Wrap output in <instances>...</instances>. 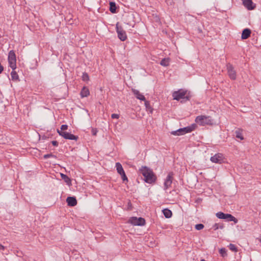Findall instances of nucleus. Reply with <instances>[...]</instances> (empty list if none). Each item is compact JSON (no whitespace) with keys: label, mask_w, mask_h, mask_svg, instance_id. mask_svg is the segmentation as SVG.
I'll return each mask as SVG.
<instances>
[{"label":"nucleus","mask_w":261,"mask_h":261,"mask_svg":"<svg viewBox=\"0 0 261 261\" xmlns=\"http://www.w3.org/2000/svg\"><path fill=\"white\" fill-rule=\"evenodd\" d=\"M140 171L144 176L146 182L152 184L155 181L156 176L150 169L146 167H142L140 169Z\"/></svg>","instance_id":"obj_1"},{"label":"nucleus","mask_w":261,"mask_h":261,"mask_svg":"<svg viewBox=\"0 0 261 261\" xmlns=\"http://www.w3.org/2000/svg\"><path fill=\"white\" fill-rule=\"evenodd\" d=\"M195 121L197 123L202 126L212 125L213 123V120L211 117L204 115L197 116L195 119Z\"/></svg>","instance_id":"obj_2"},{"label":"nucleus","mask_w":261,"mask_h":261,"mask_svg":"<svg viewBox=\"0 0 261 261\" xmlns=\"http://www.w3.org/2000/svg\"><path fill=\"white\" fill-rule=\"evenodd\" d=\"M196 127V124H193L190 126H188L187 127H185L184 128H179L177 129V130L172 131L171 133L173 135H177V136H180V135H183L184 134H186V133H190L194 130Z\"/></svg>","instance_id":"obj_3"},{"label":"nucleus","mask_w":261,"mask_h":261,"mask_svg":"<svg viewBox=\"0 0 261 261\" xmlns=\"http://www.w3.org/2000/svg\"><path fill=\"white\" fill-rule=\"evenodd\" d=\"M8 62L9 66L14 70L16 68V55L14 50H10L8 54Z\"/></svg>","instance_id":"obj_4"},{"label":"nucleus","mask_w":261,"mask_h":261,"mask_svg":"<svg viewBox=\"0 0 261 261\" xmlns=\"http://www.w3.org/2000/svg\"><path fill=\"white\" fill-rule=\"evenodd\" d=\"M216 216L219 219L227 220L228 221H233L234 223L238 222V220L229 214H224L220 212L216 214Z\"/></svg>","instance_id":"obj_5"},{"label":"nucleus","mask_w":261,"mask_h":261,"mask_svg":"<svg viewBox=\"0 0 261 261\" xmlns=\"http://www.w3.org/2000/svg\"><path fill=\"white\" fill-rule=\"evenodd\" d=\"M187 91L184 90H179L177 91H175L172 94V96L174 99L179 100L181 99L186 98L188 99V97L186 96Z\"/></svg>","instance_id":"obj_6"},{"label":"nucleus","mask_w":261,"mask_h":261,"mask_svg":"<svg viewBox=\"0 0 261 261\" xmlns=\"http://www.w3.org/2000/svg\"><path fill=\"white\" fill-rule=\"evenodd\" d=\"M128 222L134 225L143 226L145 224V221L144 218L141 217H132L129 219Z\"/></svg>","instance_id":"obj_7"},{"label":"nucleus","mask_w":261,"mask_h":261,"mask_svg":"<svg viewBox=\"0 0 261 261\" xmlns=\"http://www.w3.org/2000/svg\"><path fill=\"white\" fill-rule=\"evenodd\" d=\"M225 158L223 154L218 153L212 156L210 160L212 162L216 164H222L224 162Z\"/></svg>","instance_id":"obj_8"},{"label":"nucleus","mask_w":261,"mask_h":261,"mask_svg":"<svg viewBox=\"0 0 261 261\" xmlns=\"http://www.w3.org/2000/svg\"><path fill=\"white\" fill-rule=\"evenodd\" d=\"M173 175L174 174L172 172H170L168 173L164 183V187L165 190H167L171 187L173 179Z\"/></svg>","instance_id":"obj_9"},{"label":"nucleus","mask_w":261,"mask_h":261,"mask_svg":"<svg viewBox=\"0 0 261 261\" xmlns=\"http://www.w3.org/2000/svg\"><path fill=\"white\" fill-rule=\"evenodd\" d=\"M58 133L61 136L63 137L65 139L76 140L78 138L77 136H74L73 134L65 131L58 130Z\"/></svg>","instance_id":"obj_10"},{"label":"nucleus","mask_w":261,"mask_h":261,"mask_svg":"<svg viewBox=\"0 0 261 261\" xmlns=\"http://www.w3.org/2000/svg\"><path fill=\"white\" fill-rule=\"evenodd\" d=\"M227 70L228 75L231 80H236V72L234 70L233 66L230 64H227Z\"/></svg>","instance_id":"obj_11"},{"label":"nucleus","mask_w":261,"mask_h":261,"mask_svg":"<svg viewBox=\"0 0 261 261\" xmlns=\"http://www.w3.org/2000/svg\"><path fill=\"white\" fill-rule=\"evenodd\" d=\"M117 32L118 34V38L121 41H124L126 39L127 36L125 32L123 30L121 27H118V24L116 25Z\"/></svg>","instance_id":"obj_12"},{"label":"nucleus","mask_w":261,"mask_h":261,"mask_svg":"<svg viewBox=\"0 0 261 261\" xmlns=\"http://www.w3.org/2000/svg\"><path fill=\"white\" fill-rule=\"evenodd\" d=\"M243 4L244 6L248 9V10H253L255 6L253 4L252 0H242Z\"/></svg>","instance_id":"obj_13"},{"label":"nucleus","mask_w":261,"mask_h":261,"mask_svg":"<svg viewBox=\"0 0 261 261\" xmlns=\"http://www.w3.org/2000/svg\"><path fill=\"white\" fill-rule=\"evenodd\" d=\"M132 92L134 93V94L136 96V97L137 99H138L140 100H142V101H145V99H146L145 97L142 94H141L140 92V91L139 90L135 89H133Z\"/></svg>","instance_id":"obj_14"},{"label":"nucleus","mask_w":261,"mask_h":261,"mask_svg":"<svg viewBox=\"0 0 261 261\" xmlns=\"http://www.w3.org/2000/svg\"><path fill=\"white\" fill-rule=\"evenodd\" d=\"M66 202H67L68 205L70 206H74L77 204L76 199L74 197H67Z\"/></svg>","instance_id":"obj_15"},{"label":"nucleus","mask_w":261,"mask_h":261,"mask_svg":"<svg viewBox=\"0 0 261 261\" xmlns=\"http://www.w3.org/2000/svg\"><path fill=\"white\" fill-rule=\"evenodd\" d=\"M251 30L249 29H245L242 33L241 38L242 39H246L248 38L251 35Z\"/></svg>","instance_id":"obj_16"},{"label":"nucleus","mask_w":261,"mask_h":261,"mask_svg":"<svg viewBox=\"0 0 261 261\" xmlns=\"http://www.w3.org/2000/svg\"><path fill=\"white\" fill-rule=\"evenodd\" d=\"M243 130L241 128H238L235 131L236 137L238 139H240L241 140H243L244 138L243 136Z\"/></svg>","instance_id":"obj_17"},{"label":"nucleus","mask_w":261,"mask_h":261,"mask_svg":"<svg viewBox=\"0 0 261 261\" xmlns=\"http://www.w3.org/2000/svg\"><path fill=\"white\" fill-rule=\"evenodd\" d=\"M90 94V92L88 88L84 87L81 91V96L82 97H87Z\"/></svg>","instance_id":"obj_18"},{"label":"nucleus","mask_w":261,"mask_h":261,"mask_svg":"<svg viewBox=\"0 0 261 261\" xmlns=\"http://www.w3.org/2000/svg\"><path fill=\"white\" fill-rule=\"evenodd\" d=\"M115 167L116 168V170H117V172L120 175H121V174H122L124 172H125L124 170H123V167H122V166L121 165V164L120 163H119V162L116 163Z\"/></svg>","instance_id":"obj_19"},{"label":"nucleus","mask_w":261,"mask_h":261,"mask_svg":"<svg viewBox=\"0 0 261 261\" xmlns=\"http://www.w3.org/2000/svg\"><path fill=\"white\" fill-rule=\"evenodd\" d=\"M163 213L164 215V216L167 218H169L171 217L172 213V212L167 208H165L163 210Z\"/></svg>","instance_id":"obj_20"},{"label":"nucleus","mask_w":261,"mask_h":261,"mask_svg":"<svg viewBox=\"0 0 261 261\" xmlns=\"http://www.w3.org/2000/svg\"><path fill=\"white\" fill-rule=\"evenodd\" d=\"M116 10V4L114 2H110V11L112 13H115Z\"/></svg>","instance_id":"obj_21"},{"label":"nucleus","mask_w":261,"mask_h":261,"mask_svg":"<svg viewBox=\"0 0 261 261\" xmlns=\"http://www.w3.org/2000/svg\"><path fill=\"white\" fill-rule=\"evenodd\" d=\"M144 101L145 102V106L146 110L149 111L150 113H152L153 111V109L151 107L149 102L148 101H147L146 99L145 101Z\"/></svg>","instance_id":"obj_22"},{"label":"nucleus","mask_w":261,"mask_h":261,"mask_svg":"<svg viewBox=\"0 0 261 261\" xmlns=\"http://www.w3.org/2000/svg\"><path fill=\"white\" fill-rule=\"evenodd\" d=\"M11 79L13 81H16L18 80V75L16 71L14 70L11 73Z\"/></svg>","instance_id":"obj_23"},{"label":"nucleus","mask_w":261,"mask_h":261,"mask_svg":"<svg viewBox=\"0 0 261 261\" xmlns=\"http://www.w3.org/2000/svg\"><path fill=\"white\" fill-rule=\"evenodd\" d=\"M61 177L63 179H64L65 181L68 185L70 184L71 180L66 175L64 174H61Z\"/></svg>","instance_id":"obj_24"},{"label":"nucleus","mask_w":261,"mask_h":261,"mask_svg":"<svg viewBox=\"0 0 261 261\" xmlns=\"http://www.w3.org/2000/svg\"><path fill=\"white\" fill-rule=\"evenodd\" d=\"M160 64L163 66H168L169 60L168 59H166V58L162 59L160 62Z\"/></svg>","instance_id":"obj_25"},{"label":"nucleus","mask_w":261,"mask_h":261,"mask_svg":"<svg viewBox=\"0 0 261 261\" xmlns=\"http://www.w3.org/2000/svg\"><path fill=\"white\" fill-rule=\"evenodd\" d=\"M89 79V78L88 74L86 72L83 73L82 75V80L84 81H88Z\"/></svg>","instance_id":"obj_26"},{"label":"nucleus","mask_w":261,"mask_h":261,"mask_svg":"<svg viewBox=\"0 0 261 261\" xmlns=\"http://www.w3.org/2000/svg\"><path fill=\"white\" fill-rule=\"evenodd\" d=\"M229 248L232 251L236 252L237 251V247L234 244H230L229 245Z\"/></svg>","instance_id":"obj_27"},{"label":"nucleus","mask_w":261,"mask_h":261,"mask_svg":"<svg viewBox=\"0 0 261 261\" xmlns=\"http://www.w3.org/2000/svg\"><path fill=\"white\" fill-rule=\"evenodd\" d=\"M120 175L121 176V178H122V180L123 181V182H125V181L127 182L128 181V179H127V177L125 172L121 174Z\"/></svg>","instance_id":"obj_28"},{"label":"nucleus","mask_w":261,"mask_h":261,"mask_svg":"<svg viewBox=\"0 0 261 261\" xmlns=\"http://www.w3.org/2000/svg\"><path fill=\"white\" fill-rule=\"evenodd\" d=\"M204 228V225L202 224H198L195 225L196 229L199 230H201Z\"/></svg>","instance_id":"obj_29"},{"label":"nucleus","mask_w":261,"mask_h":261,"mask_svg":"<svg viewBox=\"0 0 261 261\" xmlns=\"http://www.w3.org/2000/svg\"><path fill=\"white\" fill-rule=\"evenodd\" d=\"M213 228H214L215 230H217L219 228L221 229H222L223 228V226L222 225H220L219 224L216 223L213 226Z\"/></svg>","instance_id":"obj_30"},{"label":"nucleus","mask_w":261,"mask_h":261,"mask_svg":"<svg viewBox=\"0 0 261 261\" xmlns=\"http://www.w3.org/2000/svg\"><path fill=\"white\" fill-rule=\"evenodd\" d=\"M50 157H51V158H56V156L51 154V153H50V154H45L44 156H43V158L44 159H47V158H49Z\"/></svg>","instance_id":"obj_31"},{"label":"nucleus","mask_w":261,"mask_h":261,"mask_svg":"<svg viewBox=\"0 0 261 261\" xmlns=\"http://www.w3.org/2000/svg\"><path fill=\"white\" fill-rule=\"evenodd\" d=\"M219 252L222 256H224L226 255V251L225 248H221Z\"/></svg>","instance_id":"obj_32"},{"label":"nucleus","mask_w":261,"mask_h":261,"mask_svg":"<svg viewBox=\"0 0 261 261\" xmlns=\"http://www.w3.org/2000/svg\"><path fill=\"white\" fill-rule=\"evenodd\" d=\"M68 128V126L66 124H63L61 125V129L60 130L64 131Z\"/></svg>","instance_id":"obj_33"},{"label":"nucleus","mask_w":261,"mask_h":261,"mask_svg":"<svg viewBox=\"0 0 261 261\" xmlns=\"http://www.w3.org/2000/svg\"><path fill=\"white\" fill-rule=\"evenodd\" d=\"M111 117L113 119H118L119 117V116L118 114H113L111 115Z\"/></svg>","instance_id":"obj_34"},{"label":"nucleus","mask_w":261,"mask_h":261,"mask_svg":"<svg viewBox=\"0 0 261 261\" xmlns=\"http://www.w3.org/2000/svg\"><path fill=\"white\" fill-rule=\"evenodd\" d=\"M51 143L52 144L54 145V146H57L58 145V142L57 141H53L51 142Z\"/></svg>","instance_id":"obj_35"},{"label":"nucleus","mask_w":261,"mask_h":261,"mask_svg":"<svg viewBox=\"0 0 261 261\" xmlns=\"http://www.w3.org/2000/svg\"><path fill=\"white\" fill-rule=\"evenodd\" d=\"M97 132V130L96 129H92V135H94V136L96 135Z\"/></svg>","instance_id":"obj_36"},{"label":"nucleus","mask_w":261,"mask_h":261,"mask_svg":"<svg viewBox=\"0 0 261 261\" xmlns=\"http://www.w3.org/2000/svg\"><path fill=\"white\" fill-rule=\"evenodd\" d=\"M5 249V247L2 245V244H0V250H4Z\"/></svg>","instance_id":"obj_37"},{"label":"nucleus","mask_w":261,"mask_h":261,"mask_svg":"<svg viewBox=\"0 0 261 261\" xmlns=\"http://www.w3.org/2000/svg\"><path fill=\"white\" fill-rule=\"evenodd\" d=\"M200 261H205V260L204 259H201Z\"/></svg>","instance_id":"obj_38"}]
</instances>
